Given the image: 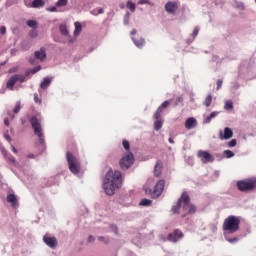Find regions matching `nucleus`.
<instances>
[{
    "mask_svg": "<svg viewBox=\"0 0 256 256\" xmlns=\"http://www.w3.org/2000/svg\"><path fill=\"white\" fill-rule=\"evenodd\" d=\"M223 87V79H218L217 80V90L221 89Z\"/></svg>",
    "mask_w": 256,
    "mask_h": 256,
    "instance_id": "obj_48",
    "label": "nucleus"
},
{
    "mask_svg": "<svg viewBox=\"0 0 256 256\" xmlns=\"http://www.w3.org/2000/svg\"><path fill=\"white\" fill-rule=\"evenodd\" d=\"M66 159L71 173H73V175H79V169H81L79 160H77L71 152H67Z\"/></svg>",
    "mask_w": 256,
    "mask_h": 256,
    "instance_id": "obj_4",
    "label": "nucleus"
},
{
    "mask_svg": "<svg viewBox=\"0 0 256 256\" xmlns=\"http://www.w3.org/2000/svg\"><path fill=\"white\" fill-rule=\"evenodd\" d=\"M15 83H17V77L14 74L9 78L6 84L7 89H10V91H13V87H15Z\"/></svg>",
    "mask_w": 256,
    "mask_h": 256,
    "instance_id": "obj_21",
    "label": "nucleus"
},
{
    "mask_svg": "<svg viewBox=\"0 0 256 256\" xmlns=\"http://www.w3.org/2000/svg\"><path fill=\"white\" fill-rule=\"evenodd\" d=\"M133 163H135V155H133L132 152H129L120 159V169H122V171H127V169H131Z\"/></svg>",
    "mask_w": 256,
    "mask_h": 256,
    "instance_id": "obj_5",
    "label": "nucleus"
},
{
    "mask_svg": "<svg viewBox=\"0 0 256 256\" xmlns=\"http://www.w3.org/2000/svg\"><path fill=\"white\" fill-rule=\"evenodd\" d=\"M213 101V97L211 96V94H209L204 101V105L205 107H211V103Z\"/></svg>",
    "mask_w": 256,
    "mask_h": 256,
    "instance_id": "obj_33",
    "label": "nucleus"
},
{
    "mask_svg": "<svg viewBox=\"0 0 256 256\" xmlns=\"http://www.w3.org/2000/svg\"><path fill=\"white\" fill-rule=\"evenodd\" d=\"M153 201L147 198H143L139 205H141L142 207H150V205H152Z\"/></svg>",
    "mask_w": 256,
    "mask_h": 256,
    "instance_id": "obj_29",
    "label": "nucleus"
},
{
    "mask_svg": "<svg viewBox=\"0 0 256 256\" xmlns=\"http://www.w3.org/2000/svg\"><path fill=\"white\" fill-rule=\"evenodd\" d=\"M217 115H219V111H214V112L210 113L209 116H204V119H203L204 125H209V123H211V120L215 119V117H217Z\"/></svg>",
    "mask_w": 256,
    "mask_h": 256,
    "instance_id": "obj_20",
    "label": "nucleus"
},
{
    "mask_svg": "<svg viewBox=\"0 0 256 256\" xmlns=\"http://www.w3.org/2000/svg\"><path fill=\"white\" fill-rule=\"evenodd\" d=\"M27 25L28 27H31V29H37V21L35 20H28Z\"/></svg>",
    "mask_w": 256,
    "mask_h": 256,
    "instance_id": "obj_38",
    "label": "nucleus"
},
{
    "mask_svg": "<svg viewBox=\"0 0 256 256\" xmlns=\"http://www.w3.org/2000/svg\"><path fill=\"white\" fill-rule=\"evenodd\" d=\"M197 157L201 160L202 163H213V161H215V158H213L211 153L203 150L198 151Z\"/></svg>",
    "mask_w": 256,
    "mask_h": 256,
    "instance_id": "obj_9",
    "label": "nucleus"
},
{
    "mask_svg": "<svg viewBox=\"0 0 256 256\" xmlns=\"http://www.w3.org/2000/svg\"><path fill=\"white\" fill-rule=\"evenodd\" d=\"M171 103H173V100H166L164 101L156 110V112L154 113L153 117L155 119H161V113H163V109H167V107H169V105H171Z\"/></svg>",
    "mask_w": 256,
    "mask_h": 256,
    "instance_id": "obj_12",
    "label": "nucleus"
},
{
    "mask_svg": "<svg viewBox=\"0 0 256 256\" xmlns=\"http://www.w3.org/2000/svg\"><path fill=\"white\" fill-rule=\"evenodd\" d=\"M5 159H7V161H9V163H12V165H15L17 163V160L15 159V157H13V155H11V153H8L5 156Z\"/></svg>",
    "mask_w": 256,
    "mask_h": 256,
    "instance_id": "obj_32",
    "label": "nucleus"
},
{
    "mask_svg": "<svg viewBox=\"0 0 256 256\" xmlns=\"http://www.w3.org/2000/svg\"><path fill=\"white\" fill-rule=\"evenodd\" d=\"M228 235L229 234L224 235L225 239H226V241H228V243H231V244L239 243V237L229 238Z\"/></svg>",
    "mask_w": 256,
    "mask_h": 256,
    "instance_id": "obj_31",
    "label": "nucleus"
},
{
    "mask_svg": "<svg viewBox=\"0 0 256 256\" xmlns=\"http://www.w3.org/2000/svg\"><path fill=\"white\" fill-rule=\"evenodd\" d=\"M144 191L147 195H152L153 197V190L149 187L144 188Z\"/></svg>",
    "mask_w": 256,
    "mask_h": 256,
    "instance_id": "obj_47",
    "label": "nucleus"
},
{
    "mask_svg": "<svg viewBox=\"0 0 256 256\" xmlns=\"http://www.w3.org/2000/svg\"><path fill=\"white\" fill-rule=\"evenodd\" d=\"M34 101L35 103H41V99H39V95L34 94Z\"/></svg>",
    "mask_w": 256,
    "mask_h": 256,
    "instance_id": "obj_54",
    "label": "nucleus"
},
{
    "mask_svg": "<svg viewBox=\"0 0 256 256\" xmlns=\"http://www.w3.org/2000/svg\"><path fill=\"white\" fill-rule=\"evenodd\" d=\"M198 35H199V27H195L192 33L193 39H195V37H197Z\"/></svg>",
    "mask_w": 256,
    "mask_h": 256,
    "instance_id": "obj_46",
    "label": "nucleus"
},
{
    "mask_svg": "<svg viewBox=\"0 0 256 256\" xmlns=\"http://www.w3.org/2000/svg\"><path fill=\"white\" fill-rule=\"evenodd\" d=\"M237 187L239 191H253L256 189V178L248 179V180H239L237 182Z\"/></svg>",
    "mask_w": 256,
    "mask_h": 256,
    "instance_id": "obj_6",
    "label": "nucleus"
},
{
    "mask_svg": "<svg viewBox=\"0 0 256 256\" xmlns=\"http://www.w3.org/2000/svg\"><path fill=\"white\" fill-rule=\"evenodd\" d=\"M126 7L127 9H129L131 11V13H135V9H137V5L135 3H133V1L128 0L126 2Z\"/></svg>",
    "mask_w": 256,
    "mask_h": 256,
    "instance_id": "obj_26",
    "label": "nucleus"
},
{
    "mask_svg": "<svg viewBox=\"0 0 256 256\" xmlns=\"http://www.w3.org/2000/svg\"><path fill=\"white\" fill-rule=\"evenodd\" d=\"M7 203H11L12 207H19V201L17 200V196L15 194H8L6 197Z\"/></svg>",
    "mask_w": 256,
    "mask_h": 256,
    "instance_id": "obj_17",
    "label": "nucleus"
},
{
    "mask_svg": "<svg viewBox=\"0 0 256 256\" xmlns=\"http://www.w3.org/2000/svg\"><path fill=\"white\" fill-rule=\"evenodd\" d=\"M165 9L167 13L175 14V11L179 9V6L177 5V2H167L165 5Z\"/></svg>",
    "mask_w": 256,
    "mask_h": 256,
    "instance_id": "obj_16",
    "label": "nucleus"
},
{
    "mask_svg": "<svg viewBox=\"0 0 256 256\" xmlns=\"http://www.w3.org/2000/svg\"><path fill=\"white\" fill-rule=\"evenodd\" d=\"M224 109L226 111H231V109H233V101H231V100L226 101Z\"/></svg>",
    "mask_w": 256,
    "mask_h": 256,
    "instance_id": "obj_36",
    "label": "nucleus"
},
{
    "mask_svg": "<svg viewBox=\"0 0 256 256\" xmlns=\"http://www.w3.org/2000/svg\"><path fill=\"white\" fill-rule=\"evenodd\" d=\"M59 31L61 35H64V37H69V30L67 29V25L61 24L59 26Z\"/></svg>",
    "mask_w": 256,
    "mask_h": 256,
    "instance_id": "obj_25",
    "label": "nucleus"
},
{
    "mask_svg": "<svg viewBox=\"0 0 256 256\" xmlns=\"http://www.w3.org/2000/svg\"><path fill=\"white\" fill-rule=\"evenodd\" d=\"M98 241H101L104 245H109V237L98 236Z\"/></svg>",
    "mask_w": 256,
    "mask_h": 256,
    "instance_id": "obj_40",
    "label": "nucleus"
},
{
    "mask_svg": "<svg viewBox=\"0 0 256 256\" xmlns=\"http://www.w3.org/2000/svg\"><path fill=\"white\" fill-rule=\"evenodd\" d=\"M238 7H239L240 9L244 10V9H245V4L240 3V4L238 5Z\"/></svg>",
    "mask_w": 256,
    "mask_h": 256,
    "instance_id": "obj_64",
    "label": "nucleus"
},
{
    "mask_svg": "<svg viewBox=\"0 0 256 256\" xmlns=\"http://www.w3.org/2000/svg\"><path fill=\"white\" fill-rule=\"evenodd\" d=\"M11 149H12V152H14L15 155H17V153H19V151L17 150V148H15V146L11 145Z\"/></svg>",
    "mask_w": 256,
    "mask_h": 256,
    "instance_id": "obj_59",
    "label": "nucleus"
},
{
    "mask_svg": "<svg viewBox=\"0 0 256 256\" xmlns=\"http://www.w3.org/2000/svg\"><path fill=\"white\" fill-rule=\"evenodd\" d=\"M181 199L183 202V209L184 211L188 210L189 215H193L197 211V207L193 204H191V198H189V194L187 192H183L181 195Z\"/></svg>",
    "mask_w": 256,
    "mask_h": 256,
    "instance_id": "obj_7",
    "label": "nucleus"
},
{
    "mask_svg": "<svg viewBox=\"0 0 256 256\" xmlns=\"http://www.w3.org/2000/svg\"><path fill=\"white\" fill-rule=\"evenodd\" d=\"M16 81H19L20 83H25L27 81V78L23 74H15Z\"/></svg>",
    "mask_w": 256,
    "mask_h": 256,
    "instance_id": "obj_35",
    "label": "nucleus"
},
{
    "mask_svg": "<svg viewBox=\"0 0 256 256\" xmlns=\"http://www.w3.org/2000/svg\"><path fill=\"white\" fill-rule=\"evenodd\" d=\"M1 153L5 157L9 152L4 147L1 148Z\"/></svg>",
    "mask_w": 256,
    "mask_h": 256,
    "instance_id": "obj_57",
    "label": "nucleus"
},
{
    "mask_svg": "<svg viewBox=\"0 0 256 256\" xmlns=\"http://www.w3.org/2000/svg\"><path fill=\"white\" fill-rule=\"evenodd\" d=\"M123 183V178L119 170H109L103 181V189L106 195H115V189H119Z\"/></svg>",
    "mask_w": 256,
    "mask_h": 256,
    "instance_id": "obj_1",
    "label": "nucleus"
},
{
    "mask_svg": "<svg viewBox=\"0 0 256 256\" xmlns=\"http://www.w3.org/2000/svg\"><path fill=\"white\" fill-rule=\"evenodd\" d=\"M40 69H41V66H36V67L30 69L31 75H35V73H39Z\"/></svg>",
    "mask_w": 256,
    "mask_h": 256,
    "instance_id": "obj_44",
    "label": "nucleus"
},
{
    "mask_svg": "<svg viewBox=\"0 0 256 256\" xmlns=\"http://www.w3.org/2000/svg\"><path fill=\"white\" fill-rule=\"evenodd\" d=\"M31 75V70L29 69L28 71L25 72L24 77L27 79Z\"/></svg>",
    "mask_w": 256,
    "mask_h": 256,
    "instance_id": "obj_60",
    "label": "nucleus"
},
{
    "mask_svg": "<svg viewBox=\"0 0 256 256\" xmlns=\"http://www.w3.org/2000/svg\"><path fill=\"white\" fill-rule=\"evenodd\" d=\"M162 127H163V120L161 118L156 119V121L154 122V130L161 131Z\"/></svg>",
    "mask_w": 256,
    "mask_h": 256,
    "instance_id": "obj_27",
    "label": "nucleus"
},
{
    "mask_svg": "<svg viewBox=\"0 0 256 256\" xmlns=\"http://www.w3.org/2000/svg\"><path fill=\"white\" fill-rule=\"evenodd\" d=\"M4 139H6V141H8V143H11V141H12L11 136L8 133L4 134Z\"/></svg>",
    "mask_w": 256,
    "mask_h": 256,
    "instance_id": "obj_51",
    "label": "nucleus"
},
{
    "mask_svg": "<svg viewBox=\"0 0 256 256\" xmlns=\"http://www.w3.org/2000/svg\"><path fill=\"white\" fill-rule=\"evenodd\" d=\"M212 61L216 63H220L218 56H212Z\"/></svg>",
    "mask_w": 256,
    "mask_h": 256,
    "instance_id": "obj_58",
    "label": "nucleus"
},
{
    "mask_svg": "<svg viewBox=\"0 0 256 256\" xmlns=\"http://www.w3.org/2000/svg\"><path fill=\"white\" fill-rule=\"evenodd\" d=\"M122 145H123V147H124V149H125L126 151H130L131 145L129 144V141L123 140V141H122Z\"/></svg>",
    "mask_w": 256,
    "mask_h": 256,
    "instance_id": "obj_42",
    "label": "nucleus"
},
{
    "mask_svg": "<svg viewBox=\"0 0 256 256\" xmlns=\"http://www.w3.org/2000/svg\"><path fill=\"white\" fill-rule=\"evenodd\" d=\"M132 41L138 49H143L145 45V38L141 36H132Z\"/></svg>",
    "mask_w": 256,
    "mask_h": 256,
    "instance_id": "obj_15",
    "label": "nucleus"
},
{
    "mask_svg": "<svg viewBox=\"0 0 256 256\" xmlns=\"http://www.w3.org/2000/svg\"><path fill=\"white\" fill-rule=\"evenodd\" d=\"M163 189H165V180H159L156 185L154 186L153 190V199H157L161 197V193H163Z\"/></svg>",
    "mask_w": 256,
    "mask_h": 256,
    "instance_id": "obj_10",
    "label": "nucleus"
},
{
    "mask_svg": "<svg viewBox=\"0 0 256 256\" xmlns=\"http://www.w3.org/2000/svg\"><path fill=\"white\" fill-rule=\"evenodd\" d=\"M91 15H93L94 17H97V15H103V13H105V9L103 8H99L97 9H93L90 11Z\"/></svg>",
    "mask_w": 256,
    "mask_h": 256,
    "instance_id": "obj_30",
    "label": "nucleus"
},
{
    "mask_svg": "<svg viewBox=\"0 0 256 256\" xmlns=\"http://www.w3.org/2000/svg\"><path fill=\"white\" fill-rule=\"evenodd\" d=\"M168 141H169V143H171V145H175V140H173V138L170 137V138L168 139Z\"/></svg>",
    "mask_w": 256,
    "mask_h": 256,
    "instance_id": "obj_63",
    "label": "nucleus"
},
{
    "mask_svg": "<svg viewBox=\"0 0 256 256\" xmlns=\"http://www.w3.org/2000/svg\"><path fill=\"white\" fill-rule=\"evenodd\" d=\"M131 18V13L126 12L124 15L123 23L124 25H129V19Z\"/></svg>",
    "mask_w": 256,
    "mask_h": 256,
    "instance_id": "obj_39",
    "label": "nucleus"
},
{
    "mask_svg": "<svg viewBox=\"0 0 256 256\" xmlns=\"http://www.w3.org/2000/svg\"><path fill=\"white\" fill-rule=\"evenodd\" d=\"M43 243L47 245L50 249H57V245H59V241L55 236H51L49 233H46L42 238Z\"/></svg>",
    "mask_w": 256,
    "mask_h": 256,
    "instance_id": "obj_8",
    "label": "nucleus"
},
{
    "mask_svg": "<svg viewBox=\"0 0 256 256\" xmlns=\"http://www.w3.org/2000/svg\"><path fill=\"white\" fill-rule=\"evenodd\" d=\"M110 229H111V231L113 232V233H115V235H118V233H119V228H117V225H115V224H110Z\"/></svg>",
    "mask_w": 256,
    "mask_h": 256,
    "instance_id": "obj_43",
    "label": "nucleus"
},
{
    "mask_svg": "<svg viewBox=\"0 0 256 256\" xmlns=\"http://www.w3.org/2000/svg\"><path fill=\"white\" fill-rule=\"evenodd\" d=\"M223 155L226 157V159H231L235 155V152H233L231 150H225L223 152Z\"/></svg>",
    "mask_w": 256,
    "mask_h": 256,
    "instance_id": "obj_34",
    "label": "nucleus"
},
{
    "mask_svg": "<svg viewBox=\"0 0 256 256\" xmlns=\"http://www.w3.org/2000/svg\"><path fill=\"white\" fill-rule=\"evenodd\" d=\"M45 6V1L44 0H33L31 7H33V9H39L40 7H44Z\"/></svg>",
    "mask_w": 256,
    "mask_h": 256,
    "instance_id": "obj_23",
    "label": "nucleus"
},
{
    "mask_svg": "<svg viewBox=\"0 0 256 256\" xmlns=\"http://www.w3.org/2000/svg\"><path fill=\"white\" fill-rule=\"evenodd\" d=\"M237 146V139H232L229 143H228V147L229 148H233Z\"/></svg>",
    "mask_w": 256,
    "mask_h": 256,
    "instance_id": "obj_45",
    "label": "nucleus"
},
{
    "mask_svg": "<svg viewBox=\"0 0 256 256\" xmlns=\"http://www.w3.org/2000/svg\"><path fill=\"white\" fill-rule=\"evenodd\" d=\"M53 82V77L51 76H46L43 78V80L40 83V87L42 89H49V86L51 85V83Z\"/></svg>",
    "mask_w": 256,
    "mask_h": 256,
    "instance_id": "obj_18",
    "label": "nucleus"
},
{
    "mask_svg": "<svg viewBox=\"0 0 256 256\" xmlns=\"http://www.w3.org/2000/svg\"><path fill=\"white\" fill-rule=\"evenodd\" d=\"M197 127V119L190 117L185 122V129H195Z\"/></svg>",
    "mask_w": 256,
    "mask_h": 256,
    "instance_id": "obj_19",
    "label": "nucleus"
},
{
    "mask_svg": "<svg viewBox=\"0 0 256 256\" xmlns=\"http://www.w3.org/2000/svg\"><path fill=\"white\" fill-rule=\"evenodd\" d=\"M20 111H21V102L18 101V102H16V105H15V107H14V109H13V113L17 114V113H19Z\"/></svg>",
    "mask_w": 256,
    "mask_h": 256,
    "instance_id": "obj_41",
    "label": "nucleus"
},
{
    "mask_svg": "<svg viewBox=\"0 0 256 256\" xmlns=\"http://www.w3.org/2000/svg\"><path fill=\"white\" fill-rule=\"evenodd\" d=\"M35 59H38V61H45L47 59V52L44 47L40 48V50H37L34 52Z\"/></svg>",
    "mask_w": 256,
    "mask_h": 256,
    "instance_id": "obj_14",
    "label": "nucleus"
},
{
    "mask_svg": "<svg viewBox=\"0 0 256 256\" xmlns=\"http://www.w3.org/2000/svg\"><path fill=\"white\" fill-rule=\"evenodd\" d=\"M46 10L49 11L50 13H55V12H57V7L52 6V7L47 8Z\"/></svg>",
    "mask_w": 256,
    "mask_h": 256,
    "instance_id": "obj_50",
    "label": "nucleus"
},
{
    "mask_svg": "<svg viewBox=\"0 0 256 256\" xmlns=\"http://www.w3.org/2000/svg\"><path fill=\"white\" fill-rule=\"evenodd\" d=\"M4 125H6V127H9V118L4 119Z\"/></svg>",
    "mask_w": 256,
    "mask_h": 256,
    "instance_id": "obj_61",
    "label": "nucleus"
},
{
    "mask_svg": "<svg viewBox=\"0 0 256 256\" xmlns=\"http://www.w3.org/2000/svg\"><path fill=\"white\" fill-rule=\"evenodd\" d=\"M0 34L1 35H6L7 34V27L1 26L0 27Z\"/></svg>",
    "mask_w": 256,
    "mask_h": 256,
    "instance_id": "obj_49",
    "label": "nucleus"
},
{
    "mask_svg": "<svg viewBox=\"0 0 256 256\" xmlns=\"http://www.w3.org/2000/svg\"><path fill=\"white\" fill-rule=\"evenodd\" d=\"M183 237V232L179 229H175L173 232L168 234L167 241H170V243H177V241H179V239H183Z\"/></svg>",
    "mask_w": 256,
    "mask_h": 256,
    "instance_id": "obj_11",
    "label": "nucleus"
},
{
    "mask_svg": "<svg viewBox=\"0 0 256 256\" xmlns=\"http://www.w3.org/2000/svg\"><path fill=\"white\" fill-rule=\"evenodd\" d=\"M182 203H183V199H181V197H180V198L178 199L176 205L172 206L171 211H172V213H173L174 215H176V213H179V209H181Z\"/></svg>",
    "mask_w": 256,
    "mask_h": 256,
    "instance_id": "obj_22",
    "label": "nucleus"
},
{
    "mask_svg": "<svg viewBox=\"0 0 256 256\" xmlns=\"http://www.w3.org/2000/svg\"><path fill=\"white\" fill-rule=\"evenodd\" d=\"M241 224V220L237 216H228L223 223V232L224 235H231L233 233H237L239 231V225Z\"/></svg>",
    "mask_w": 256,
    "mask_h": 256,
    "instance_id": "obj_2",
    "label": "nucleus"
},
{
    "mask_svg": "<svg viewBox=\"0 0 256 256\" xmlns=\"http://www.w3.org/2000/svg\"><path fill=\"white\" fill-rule=\"evenodd\" d=\"M36 61H37V58H35V56H34V58L33 57L29 58L30 65H35Z\"/></svg>",
    "mask_w": 256,
    "mask_h": 256,
    "instance_id": "obj_52",
    "label": "nucleus"
},
{
    "mask_svg": "<svg viewBox=\"0 0 256 256\" xmlns=\"http://www.w3.org/2000/svg\"><path fill=\"white\" fill-rule=\"evenodd\" d=\"M27 157L28 159H35V154H28Z\"/></svg>",
    "mask_w": 256,
    "mask_h": 256,
    "instance_id": "obj_62",
    "label": "nucleus"
},
{
    "mask_svg": "<svg viewBox=\"0 0 256 256\" xmlns=\"http://www.w3.org/2000/svg\"><path fill=\"white\" fill-rule=\"evenodd\" d=\"M74 26H75L74 37H77L82 31V26H81V23L79 22H75Z\"/></svg>",
    "mask_w": 256,
    "mask_h": 256,
    "instance_id": "obj_28",
    "label": "nucleus"
},
{
    "mask_svg": "<svg viewBox=\"0 0 256 256\" xmlns=\"http://www.w3.org/2000/svg\"><path fill=\"white\" fill-rule=\"evenodd\" d=\"M30 124L34 130V135H37L40 145H45V133H43V127L36 116L30 118Z\"/></svg>",
    "mask_w": 256,
    "mask_h": 256,
    "instance_id": "obj_3",
    "label": "nucleus"
},
{
    "mask_svg": "<svg viewBox=\"0 0 256 256\" xmlns=\"http://www.w3.org/2000/svg\"><path fill=\"white\" fill-rule=\"evenodd\" d=\"M179 103H183V97H178L176 98V102H175V105H179Z\"/></svg>",
    "mask_w": 256,
    "mask_h": 256,
    "instance_id": "obj_53",
    "label": "nucleus"
},
{
    "mask_svg": "<svg viewBox=\"0 0 256 256\" xmlns=\"http://www.w3.org/2000/svg\"><path fill=\"white\" fill-rule=\"evenodd\" d=\"M88 243H95V237H93V236H89L88 237Z\"/></svg>",
    "mask_w": 256,
    "mask_h": 256,
    "instance_id": "obj_56",
    "label": "nucleus"
},
{
    "mask_svg": "<svg viewBox=\"0 0 256 256\" xmlns=\"http://www.w3.org/2000/svg\"><path fill=\"white\" fill-rule=\"evenodd\" d=\"M231 137H233V130L231 128H224V134L223 130L219 131V139H221V141L231 139Z\"/></svg>",
    "mask_w": 256,
    "mask_h": 256,
    "instance_id": "obj_13",
    "label": "nucleus"
},
{
    "mask_svg": "<svg viewBox=\"0 0 256 256\" xmlns=\"http://www.w3.org/2000/svg\"><path fill=\"white\" fill-rule=\"evenodd\" d=\"M163 165L161 164V161H158L154 167V175L155 177H161V168Z\"/></svg>",
    "mask_w": 256,
    "mask_h": 256,
    "instance_id": "obj_24",
    "label": "nucleus"
},
{
    "mask_svg": "<svg viewBox=\"0 0 256 256\" xmlns=\"http://www.w3.org/2000/svg\"><path fill=\"white\" fill-rule=\"evenodd\" d=\"M68 3H69V0H58L56 2V7H66Z\"/></svg>",
    "mask_w": 256,
    "mask_h": 256,
    "instance_id": "obj_37",
    "label": "nucleus"
},
{
    "mask_svg": "<svg viewBox=\"0 0 256 256\" xmlns=\"http://www.w3.org/2000/svg\"><path fill=\"white\" fill-rule=\"evenodd\" d=\"M149 3V0H139L138 4L139 5H147Z\"/></svg>",
    "mask_w": 256,
    "mask_h": 256,
    "instance_id": "obj_55",
    "label": "nucleus"
}]
</instances>
